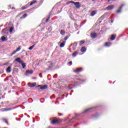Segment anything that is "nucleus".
<instances>
[{
  "label": "nucleus",
  "mask_w": 128,
  "mask_h": 128,
  "mask_svg": "<svg viewBox=\"0 0 128 128\" xmlns=\"http://www.w3.org/2000/svg\"><path fill=\"white\" fill-rule=\"evenodd\" d=\"M82 44H84V40L80 41V45L82 46Z\"/></svg>",
  "instance_id": "27"
},
{
  "label": "nucleus",
  "mask_w": 128,
  "mask_h": 128,
  "mask_svg": "<svg viewBox=\"0 0 128 128\" xmlns=\"http://www.w3.org/2000/svg\"><path fill=\"white\" fill-rule=\"evenodd\" d=\"M36 1H34L30 4V6H32L34 4H36Z\"/></svg>",
  "instance_id": "28"
},
{
  "label": "nucleus",
  "mask_w": 128,
  "mask_h": 128,
  "mask_svg": "<svg viewBox=\"0 0 128 128\" xmlns=\"http://www.w3.org/2000/svg\"><path fill=\"white\" fill-rule=\"evenodd\" d=\"M21 64H22V66L23 68H26V64H24V63L22 62Z\"/></svg>",
  "instance_id": "24"
},
{
  "label": "nucleus",
  "mask_w": 128,
  "mask_h": 128,
  "mask_svg": "<svg viewBox=\"0 0 128 128\" xmlns=\"http://www.w3.org/2000/svg\"><path fill=\"white\" fill-rule=\"evenodd\" d=\"M90 110H92V108H87L84 111V112H90Z\"/></svg>",
  "instance_id": "22"
},
{
  "label": "nucleus",
  "mask_w": 128,
  "mask_h": 128,
  "mask_svg": "<svg viewBox=\"0 0 128 128\" xmlns=\"http://www.w3.org/2000/svg\"><path fill=\"white\" fill-rule=\"evenodd\" d=\"M82 68H77L74 70V72H82Z\"/></svg>",
  "instance_id": "9"
},
{
  "label": "nucleus",
  "mask_w": 128,
  "mask_h": 128,
  "mask_svg": "<svg viewBox=\"0 0 128 128\" xmlns=\"http://www.w3.org/2000/svg\"><path fill=\"white\" fill-rule=\"evenodd\" d=\"M110 16V13H105L104 15H103L102 18H108Z\"/></svg>",
  "instance_id": "11"
},
{
  "label": "nucleus",
  "mask_w": 128,
  "mask_h": 128,
  "mask_svg": "<svg viewBox=\"0 0 128 128\" xmlns=\"http://www.w3.org/2000/svg\"><path fill=\"white\" fill-rule=\"evenodd\" d=\"M110 0H108V2H110V4L111 3Z\"/></svg>",
  "instance_id": "37"
},
{
  "label": "nucleus",
  "mask_w": 128,
  "mask_h": 128,
  "mask_svg": "<svg viewBox=\"0 0 128 128\" xmlns=\"http://www.w3.org/2000/svg\"><path fill=\"white\" fill-rule=\"evenodd\" d=\"M74 44H76V46L78 45V42H75Z\"/></svg>",
  "instance_id": "38"
},
{
  "label": "nucleus",
  "mask_w": 128,
  "mask_h": 128,
  "mask_svg": "<svg viewBox=\"0 0 128 128\" xmlns=\"http://www.w3.org/2000/svg\"><path fill=\"white\" fill-rule=\"evenodd\" d=\"M64 34H66V32L64 30L60 31V34H62V36H64Z\"/></svg>",
  "instance_id": "23"
},
{
  "label": "nucleus",
  "mask_w": 128,
  "mask_h": 128,
  "mask_svg": "<svg viewBox=\"0 0 128 128\" xmlns=\"http://www.w3.org/2000/svg\"><path fill=\"white\" fill-rule=\"evenodd\" d=\"M112 8H114V6L112 5L106 8V10H112Z\"/></svg>",
  "instance_id": "10"
},
{
  "label": "nucleus",
  "mask_w": 128,
  "mask_h": 128,
  "mask_svg": "<svg viewBox=\"0 0 128 128\" xmlns=\"http://www.w3.org/2000/svg\"><path fill=\"white\" fill-rule=\"evenodd\" d=\"M69 4H74V6H76V8H80V2H70Z\"/></svg>",
  "instance_id": "1"
},
{
  "label": "nucleus",
  "mask_w": 128,
  "mask_h": 128,
  "mask_svg": "<svg viewBox=\"0 0 128 128\" xmlns=\"http://www.w3.org/2000/svg\"><path fill=\"white\" fill-rule=\"evenodd\" d=\"M34 48L31 46L30 47L28 48V50H32Z\"/></svg>",
  "instance_id": "31"
},
{
  "label": "nucleus",
  "mask_w": 128,
  "mask_h": 128,
  "mask_svg": "<svg viewBox=\"0 0 128 128\" xmlns=\"http://www.w3.org/2000/svg\"><path fill=\"white\" fill-rule=\"evenodd\" d=\"M12 32H14V28L12 27L10 28V34H12Z\"/></svg>",
  "instance_id": "21"
},
{
  "label": "nucleus",
  "mask_w": 128,
  "mask_h": 128,
  "mask_svg": "<svg viewBox=\"0 0 128 128\" xmlns=\"http://www.w3.org/2000/svg\"><path fill=\"white\" fill-rule=\"evenodd\" d=\"M15 62H18L19 64H22V60L20 58H16Z\"/></svg>",
  "instance_id": "6"
},
{
  "label": "nucleus",
  "mask_w": 128,
  "mask_h": 128,
  "mask_svg": "<svg viewBox=\"0 0 128 128\" xmlns=\"http://www.w3.org/2000/svg\"><path fill=\"white\" fill-rule=\"evenodd\" d=\"M26 74H34V70H27L26 71Z\"/></svg>",
  "instance_id": "8"
},
{
  "label": "nucleus",
  "mask_w": 128,
  "mask_h": 128,
  "mask_svg": "<svg viewBox=\"0 0 128 128\" xmlns=\"http://www.w3.org/2000/svg\"><path fill=\"white\" fill-rule=\"evenodd\" d=\"M122 6H124L123 4L120 6V10L117 11L118 14H120V12H122Z\"/></svg>",
  "instance_id": "14"
},
{
  "label": "nucleus",
  "mask_w": 128,
  "mask_h": 128,
  "mask_svg": "<svg viewBox=\"0 0 128 128\" xmlns=\"http://www.w3.org/2000/svg\"><path fill=\"white\" fill-rule=\"evenodd\" d=\"M52 124H56L58 122V120H53L51 121Z\"/></svg>",
  "instance_id": "18"
},
{
  "label": "nucleus",
  "mask_w": 128,
  "mask_h": 128,
  "mask_svg": "<svg viewBox=\"0 0 128 128\" xmlns=\"http://www.w3.org/2000/svg\"><path fill=\"white\" fill-rule=\"evenodd\" d=\"M26 7H22V10H26Z\"/></svg>",
  "instance_id": "34"
},
{
  "label": "nucleus",
  "mask_w": 128,
  "mask_h": 128,
  "mask_svg": "<svg viewBox=\"0 0 128 128\" xmlns=\"http://www.w3.org/2000/svg\"><path fill=\"white\" fill-rule=\"evenodd\" d=\"M26 16H28V14H24L23 15L22 17L20 18H26Z\"/></svg>",
  "instance_id": "25"
},
{
  "label": "nucleus",
  "mask_w": 128,
  "mask_h": 128,
  "mask_svg": "<svg viewBox=\"0 0 128 128\" xmlns=\"http://www.w3.org/2000/svg\"><path fill=\"white\" fill-rule=\"evenodd\" d=\"M50 19V18H48L46 20V22H48V20Z\"/></svg>",
  "instance_id": "36"
},
{
  "label": "nucleus",
  "mask_w": 128,
  "mask_h": 128,
  "mask_svg": "<svg viewBox=\"0 0 128 128\" xmlns=\"http://www.w3.org/2000/svg\"><path fill=\"white\" fill-rule=\"evenodd\" d=\"M86 48L85 47H83L81 48V52H86Z\"/></svg>",
  "instance_id": "17"
},
{
  "label": "nucleus",
  "mask_w": 128,
  "mask_h": 128,
  "mask_svg": "<svg viewBox=\"0 0 128 128\" xmlns=\"http://www.w3.org/2000/svg\"><path fill=\"white\" fill-rule=\"evenodd\" d=\"M0 40H2V42H4V40H6V38L4 36H3L1 38Z\"/></svg>",
  "instance_id": "15"
},
{
  "label": "nucleus",
  "mask_w": 128,
  "mask_h": 128,
  "mask_svg": "<svg viewBox=\"0 0 128 128\" xmlns=\"http://www.w3.org/2000/svg\"><path fill=\"white\" fill-rule=\"evenodd\" d=\"M39 76H40V78H42V74H39Z\"/></svg>",
  "instance_id": "33"
},
{
  "label": "nucleus",
  "mask_w": 128,
  "mask_h": 128,
  "mask_svg": "<svg viewBox=\"0 0 128 128\" xmlns=\"http://www.w3.org/2000/svg\"><path fill=\"white\" fill-rule=\"evenodd\" d=\"M90 36L92 38H96L98 36V34L96 32H92L90 34Z\"/></svg>",
  "instance_id": "5"
},
{
  "label": "nucleus",
  "mask_w": 128,
  "mask_h": 128,
  "mask_svg": "<svg viewBox=\"0 0 128 128\" xmlns=\"http://www.w3.org/2000/svg\"><path fill=\"white\" fill-rule=\"evenodd\" d=\"M38 86L40 88V90H46V88H48V86L46 85H44V86L39 85Z\"/></svg>",
  "instance_id": "4"
},
{
  "label": "nucleus",
  "mask_w": 128,
  "mask_h": 128,
  "mask_svg": "<svg viewBox=\"0 0 128 128\" xmlns=\"http://www.w3.org/2000/svg\"><path fill=\"white\" fill-rule=\"evenodd\" d=\"M111 22L112 23L114 22V21L112 20H111Z\"/></svg>",
  "instance_id": "39"
},
{
  "label": "nucleus",
  "mask_w": 128,
  "mask_h": 128,
  "mask_svg": "<svg viewBox=\"0 0 128 128\" xmlns=\"http://www.w3.org/2000/svg\"><path fill=\"white\" fill-rule=\"evenodd\" d=\"M30 88H34V86H36V82H34V83H29L28 84Z\"/></svg>",
  "instance_id": "7"
},
{
  "label": "nucleus",
  "mask_w": 128,
  "mask_h": 128,
  "mask_svg": "<svg viewBox=\"0 0 128 128\" xmlns=\"http://www.w3.org/2000/svg\"><path fill=\"white\" fill-rule=\"evenodd\" d=\"M68 64H72V62H68Z\"/></svg>",
  "instance_id": "35"
},
{
  "label": "nucleus",
  "mask_w": 128,
  "mask_h": 128,
  "mask_svg": "<svg viewBox=\"0 0 128 128\" xmlns=\"http://www.w3.org/2000/svg\"><path fill=\"white\" fill-rule=\"evenodd\" d=\"M33 48H34V46H36V44H33L32 46H31Z\"/></svg>",
  "instance_id": "32"
},
{
  "label": "nucleus",
  "mask_w": 128,
  "mask_h": 128,
  "mask_svg": "<svg viewBox=\"0 0 128 128\" xmlns=\"http://www.w3.org/2000/svg\"><path fill=\"white\" fill-rule=\"evenodd\" d=\"M12 72V68L10 66H9L6 69V72Z\"/></svg>",
  "instance_id": "13"
},
{
  "label": "nucleus",
  "mask_w": 128,
  "mask_h": 128,
  "mask_svg": "<svg viewBox=\"0 0 128 128\" xmlns=\"http://www.w3.org/2000/svg\"><path fill=\"white\" fill-rule=\"evenodd\" d=\"M72 56L74 58L76 56H78V52H74V53L72 54Z\"/></svg>",
  "instance_id": "19"
},
{
  "label": "nucleus",
  "mask_w": 128,
  "mask_h": 128,
  "mask_svg": "<svg viewBox=\"0 0 128 128\" xmlns=\"http://www.w3.org/2000/svg\"><path fill=\"white\" fill-rule=\"evenodd\" d=\"M96 14V11H92L91 12V16H94Z\"/></svg>",
  "instance_id": "16"
},
{
  "label": "nucleus",
  "mask_w": 128,
  "mask_h": 128,
  "mask_svg": "<svg viewBox=\"0 0 128 128\" xmlns=\"http://www.w3.org/2000/svg\"><path fill=\"white\" fill-rule=\"evenodd\" d=\"M68 36H66V37L64 38V40H68Z\"/></svg>",
  "instance_id": "30"
},
{
  "label": "nucleus",
  "mask_w": 128,
  "mask_h": 128,
  "mask_svg": "<svg viewBox=\"0 0 128 128\" xmlns=\"http://www.w3.org/2000/svg\"><path fill=\"white\" fill-rule=\"evenodd\" d=\"M2 120H4V122H6V124H8V120H6V118H3Z\"/></svg>",
  "instance_id": "29"
},
{
  "label": "nucleus",
  "mask_w": 128,
  "mask_h": 128,
  "mask_svg": "<svg viewBox=\"0 0 128 128\" xmlns=\"http://www.w3.org/2000/svg\"><path fill=\"white\" fill-rule=\"evenodd\" d=\"M94 0H92V2H94Z\"/></svg>",
  "instance_id": "42"
},
{
  "label": "nucleus",
  "mask_w": 128,
  "mask_h": 128,
  "mask_svg": "<svg viewBox=\"0 0 128 128\" xmlns=\"http://www.w3.org/2000/svg\"><path fill=\"white\" fill-rule=\"evenodd\" d=\"M111 40H116V36L112 35L111 36Z\"/></svg>",
  "instance_id": "20"
},
{
  "label": "nucleus",
  "mask_w": 128,
  "mask_h": 128,
  "mask_svg": "<svg viewBox=\"0 0 128 128\" xmlns=\"http://www.w3.org/2000/svg\"><path fill=\"white\" fill-rule=\"evenodd\" d=\"M6 28H4L2 30V34H5Z\"/></svg>",
  "instance_id": "26"
},
{
  "label": "nucleus",
  "mask_w": 128,
  "mask_h": 128,
  "mask_svg": "<svg viewBox=\"0 0 128 128\" xmlns=\"http://www.w3.org/2000/svg\"><path fill=\"white\" fill-rule=\"evenodd\" d=\"M6 110H10V109H7Z\"/></svg>",
  "instance_id": "40"
},
{
  "label": "nucleus",
  "mask_w": 128,
  "mask_h": 128,
  "mask_svg": "<svg viewBox=\"0 0 128 128\" xmlns=\"http://www.w3.org/2000/svg\"><path fill=\"white\" fill-rule=\"evenodd\" d=\"M59 116H62V114H59Z\"/></svg>",
  "instance_id": "41"
},
{
  "label": "nucleus",
  "mask_w": 128,
  "mask_h": 128,
  "mask_svg": "<svg viewBox=\"0 0 128 128\" xmlns=\"http://www.w3.org/2000/svg\"><path fill=\"white\" fill-rule=\"evenodd\" d=\"M21 48L20 46H19L16 50L14 51L11 54V56H14V54H15L16 53L18 52H20Z\"/></svg>",
  "instance_id": "2"
},
{
  "label": "nucleus",
  "mask_w": 128,
  "mask_h": 128,
  "mask_svg": "<svg viewBox=\"0 0 128 128\" xmlns=\"http://www.w3.org/2000/svg\"><path fill=\"white\" fill-rule=\"evenodd\" d=\"M112 46V43L110 42H108L105 44L106 46Z\"/></svg>",
  "instance_id": "12"
},
{
  "label": "nucleus",
  "mask_w": 128,
  "mask_h": 128,
  "mask_svg": "<svg viewBox=\"0 0 128 128\" xmlns=\"http://www.w3.org/2000/svg\"><path fill=\"white\" fill-rule=\"evenodd\" d=\"M60 48H64V44H66V42L64 41L63 40H60Z\"/></svg>",
  "instance_id": "3"
}]
</instances>
